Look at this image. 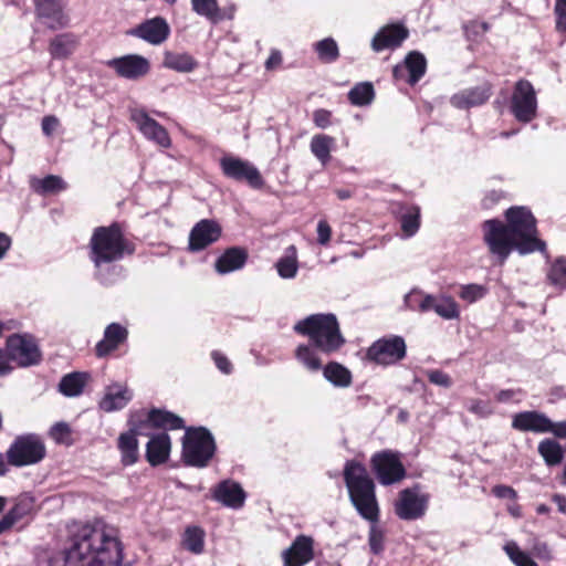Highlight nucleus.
Segmentation results:
<instances>
[{"label":"nucleus","mask_w":566,"mask_h":566,"mask_svg":"<svg viewBox=\"0 0 566 566\" xmlns=\"http://www.w3.org/2000/svg\"><path fill=\"white\" fill-rule=\"evenodd\" d=\"M124 546L108 525L86 524L70 537V545L51 557L49 566H120Z\"/></svg>","instance_id":"nucleus-1"},{"label":"nucleus","mask_w":566,"mask_h":566,"mask_svg":"<svg viewBox=\"0 0 566 566\" xmlns=\"http://www.w3.org/2000/svg\"><path fill=\"white\" fill-rule=\"evenodd\" d=\"M505 220L489 219L482 223L483 240L491 254L503 264L513 250L520 254L543 251L544 241L537 238V221L530 209L511 207L505 211Z\"/></svg>","instance_id":"nucleus-2"},{"label":"nucleus","mask_w":566,"mask_h":566,"mask_svg":"<svg viewBox=\"0 0 566 566\" xmlns=\"http://www.w3.org/2000/svg\"><path fill=\"white\" fill-rule=\"evenodd\" d=\"M293 331L308 338L307 344H300L294 350L295 359L308 371L317 373L322 368L319 354L331 356L338 353L346 344L339 322L333 313H317L298 321Z\"/></svg>","instance_id":"nucleus-3"},{"label":"nucleus","mask_w":566,"mask_h":566,"mask_svg":"<svg viewBox=\"0 0 566 566\" xmlns=\"http://www.w3.org/2000/svg\"><path fill=\"white\" fill-rule=\"evenodd\" d=\"M88 259L94 265V276L103 285L113 284L105 265L119 262L136 251L135 243L126 238L123 224L114 221L109 226H99L93 230L88 241Z\"/></svg>","instance_id":"nucleus-4"},{"label":"nucleus","mask_w":566,"mask_h":566,"mask_svg":"<svg viewBox=\"0 0 566 566\" xmlns=\"http://www.w3.org/2000/svg\"><path fill=\"white\" fill-rule=\"evenodd\" d=\"M349 500L357 513L370 523L379 520V504L376 484L367 468L359 461H346L343 470Z\"/></svg>","instance_id":"nucleus-5"},{"label":"nucleus","mask_w":566,"mask_h":566,"mask_svg":"<svg viewBox=\"0 0 566 566\" xmlns=\"http://www.w3.org/2000/svg\"><path fill=\"white\" fill-rule=\"evenodd\" d=\"M182 438L181 459L187 467L206 468L214 457L217 446L206 427H188Z\"/></svg>","instance_id":"nucleus-6"},{"label":"nucleus","mask_w":566,"mask_h":566,"mask_svg":"<svg viewBox=\"0 0 566 566\" xmlns=\"http://www.w3.org/2000/svg\"><path fill=\"white\" fill-rule=\"evenodd\" d=\"M3 454L8 467H30L45 459L46 446L43 438L38 433L18 434Z\"/></svg>","instance_id":"nucleus-7"},{"label":"nucleus","mask_w":566,"mask_h":566,"mask_svg":"<svg viewBox=\"0 0 566 566\" xmlns=\"http://www.w3.org/2000/svg\"><path fill=\"white\" fill-rule=\"evenodd\" d=\"M407 357V344L400 335H386L375 340L365 352L364 360L382 367L399 364Z\"/></svg>","instance_id":"nucleus-8"},{"label":"nucleus","mask_w":566,"mask_h":566,"mask_svg":"<svg viewBox=\"0 0 566 566\" xmlns=\"http://www.w3.org/2000/svg\"><path fill=\"white\" fill-rule=\"evenodd\" d=\"M370 468L384 486L400 483L407 476L400 453L390 449L375 452L370 458Z\"/></svg>","instance_id":"nucleus-9"},{"label":"nucleus","mask_w":566,"mask_h":566,"mask_svg":"<svg viewBox=\"0 0 566 566\" xmlns=\"http://www.w3.org/2000/svg\"><path fill=\"white\" fill-rule=\"evenodd\" d=\"M430 497L429 493L421 491V485L418 483L406 488L398 493L394 505L395 514L403 521L419 520L424 516Z\"/></svg>","instance_id":"nucleus-10"},{"label":"nucleus","mask_w":566,"mask_h":566,"mask_svg":"<svg viewBox=\"0 0 566 566\" xmlns=\"http://www.w3.org/2000/svg\"><path fill=\"white\" fill-rule=\"evenodd\" d=\"M222 175L237 182H244L252 189H262L265 185L260 170L249 160L227 155L220 159Z\"/></svg>","instance_id":"nucleus-11"},{"label":"nucleus","mask_w":566,"mask_h":566,"mask_svg":"<svg viewBox=\"0 0 566 566\" xmlns=\"http://www.w3.org/2000/svg\"><path fill=\"white\" fill-rule=\"evenodd\" d=\"M8 355L18 367L40 364L42 353L35 338L30 334H12L7 338Z\"/></svg>","instance_id":"nucleus-12"},{"label":"nucleus","mask_w":566,"mask_h":566,"mask_svg":"<svg viewBox=\"0 0 566 566\" xmlns=\"http://www.w3.org/2000/svg\"><path fill=\"white\" fill-rule=\"evenodd\" d=\"M511 112L522 123H530L536 117V93L530 81L521 78L515 83L511 99Z\"/></svg>","instance_id":"nucleus-13"},{"label":"nucleus","mask_w":566,"mask_h":566,"mask_svg":"<svg viewBox=\"0 0 566 566\" xmlns=\"http://www.w3.org/2000/svg\"><path fill=\"white\" fill-rule=\"evenodd\" d=\"M222 237V227L214 219H201L189 233L188 251L200 252L218 242Z\"/></svg>","instance_id":"nucleus-14"},{"label":"nucleus","mask_w":566,"mask_h":566,"mask_svg":"<svg viewBox=\"0 0 566 566\" xmlns=\"http://www.w3.org/2000/svg\"><path fill=\"white\" fill-rule=\"evenodd\" d=\"M35 18L50 31L64 29L70 23L63 0H33Z\"/></svg>","instance_id":"nucleus-15"},{"label":"nucleus","mask_w":566,"mask_h":566,"mask_svg":"<svg viewBox=\"0 0 566 566\" xmlns=\"http://www.w3.org/2000/svg\"><path fill=\"white\" fill-rule=\"evenodd\" d=\"M106 65L123 78L138 80L150 71L149 61L138 54H127L107 61Z\"/></svg>","instance_id":"nucleus-16"},{"label":"nucleus","mask_w":566,"mask_h":566,"mask_svg":"<svg viewBox=\"0 0 566 566\" xmlns=\"http://www.w3.org/2000/svg\"><path fill=\"white\" fill-rule=\"evenodd\" d=\"M409 36V30L401 23H389L378 30L371 39L370 46L374 52L396 50L401 46Z\"/></svg>","instance_id":"nucleus-17"},{"label":"nucleus","mask_w":566,"mask_h":566,"mask_svg":"<svg viewBox=\"0 0 566 566\" xmlns=\"http://www.w3.org/2000/svg\"><path fill=\"white\" fill-rule=\"evenodd\" d=\"M128 329L119 323L108 324L103 338L96 343L94 354L97 358H106L127 344Z\"/></svg>","instance_id":"nucleus-18"},{"label":"nucleus","mask_w":566,"mask_h":566,"mask_svg":"<svg viewBox=\"0 0 566 566\" xmlns=\"http://www.w3.org/2000/svg\"><path fill=\"white\" fill-rule=\"evenodd\" d=\"M284 566H304L314 558V541L311 536L298 535L282 553Z\"/></svg>","instance_id":"nucleus-19"},{"label":"nucleus","mask_w":566,"mask_h":566,"mask_svg":"<svg viewBox=\"0 0 566 566\" xmlns=\"http://www.w3.org/2000/svg\"><path fill=\"white\" fill-rule=\"evenodd\" d=\"M132 120L137 125L140 133L149 140L161 147L168 148L171 139L167 129L157 120L151 118L146 112L139 111L132 115Z\"/></svg>","instance_id":"nucleus-20"},{"label":"nucleus","mask_w":566,"mask_h":566,"mask_svg":"<svg viewBox=\"0 0 566 566\" xmlns=\"http://www.w3.org/2000/svg\"><path fill=\"white\" fill-rule=\"evenodd\" d=\"M132 34L150 44L158 45L168 39L170 27L163 17H155L138 24Z\"/></svg>","instance_id":"nucleus-21"},{"label":"nucleus","mask_w":566,"mask_h":566,"mask_svg":"<svg viewBox=\"0 0 566 566\" xmlns=\"http://www.w3.org/2000/svg\"><path fill=\"white\" fill-rule=\"evenodd\" d=\"M512 428L521 432L545 433L551 429V419L536 410L521 411L512 417Z\"/></svg>","instance_id":"nucleus-22"},{"label":"nucleus","mask_w":566,"mask_h":566,"mask_svg":"<svg viewBox=\"0 0 566 566\" xmlns=\"http://www.w3.org/2000/svg\"><path fill=\"white\" fill-rule=\"evenodd\" d=\"M492 95V85L484 83L481 86L464 88L452 95L450 103L459 109H469L480 106L489 101Z\"/></svg>","instance_id":"nucleus-23"},{"label":"nucleus","mask_w":566,"mask_h":566,"mask_svg":"<svg viewBox=\"0 0 566 566\" xmlns=\"http://www.w3.org/2000/svg\"><path fill=\"white\" fill-rule=\"evenodd\" d=\"M247 494L242 486L232 480L219 482L212 490V499L231 509H241Z\"/></svg>","instance_id":"nucleus-24"},{"label":"nucleus","mask_w":566,"mask_h":566,"mask_svg":"<svg viewBox=\"0 0 566 566\" xmlns=\"http://www.w3.org/2000/svg\"><path fill=\"white\" fill-rule=\"evenodd\" d=\"M171 439L167 432L150 436L146 443L145 458L151 467H159L169 460Z\"/></svg>","instance_id":"nucleus-25"},{"label":"nucleus","mask_w":566,"mask_h":566,"mask_svg":"<svg viewBox=\"0 0 566 566\" xmlns=\"http://www.w3.org/2000/svg\"><path fill=\"white\" fill-rule=\"evenodd\" d=\"M249 252L243 247H230L216 260L214 270L219 274H228L241 270L248 262Z\"/></svg>","instance_id":"nucleus-26"},{"label":"nucleus","mask_w":566,"mask_h":566,"mask_svg":"<svg viewBox=\"0 0 566 566\" xmlns=\"http://www.w3.org/2000/svg\"><path fill=\"white\" fill-rule=\"evenodd\" d=\"M34 501L30 496L18 497L14 505L0 520V534L11 530L18 522L31 515Z\"/></svg>","instance_id":"nucleus-27"},{"label":"nucleus","mask_w":566,"mask_h":566,"mask_svg":"<svg viewBox=\"0 0 566 566\" xmlns=\"http://www.w3.org/2000/svg\"><path fill=\"white\" fill-rule=\"evenodd\" d=\"M421 312L434 311L439 316L444 319H453L459 317V306L451 297L436 298L432 295L422 297L419 304Z\"/></svg>","instance_id":"nucleus-28"},{"label":"nucleus","mask_w":566,"mask_h":566,"mask_svg":"<svg viewBox=\"0 0 566 566\" xmlns=\"http://www.w3.org/2000/svg\"><path fill=\"white\" fill-rule=\"evenodd\" d=\"M78 44L80 40L76 34L60 33L50 40L48 51L53 60H65L75 52Z\"/></svg>","instance_id":"nucleus-29"},{"label":"nucleus","mask_w":566,"mask_h":566,"mask_svg":"<svg viewBox=\"0 0 566 566\" xmlns=\"http://www.w3.org/2000/svg\"><path fill=\"white\" fill-rule=\"evenodd\" d=\"M132 398L133 395L126 386L115 384L107 388L99 401V408L105 412L120 410L127 406Z\"/></svg>","instance_id":"nucleus-30"},{"label":"nucleus","mask_w":566,"mask_h":566,"mask_svg":"<svg viewBox=\"0 0 566 566\" xmlns=\"http://www.w3.org/2000/svg\"><path fill=\"white\" fill-rule=\"evenodd\" d=\"M116 448L123 467H132L139 461V442L138 438L134 434L127 431L120 432L116 440Z\"/></svg>","instance_id":"nucleus-31"},{"label":"nucleus","mask_w":566,"mask_h":566,"mask_svg":"<svg viewBox=\"0 0 566 566\" xmlns=\"http://www.w3.org/2000/svg\"><path fill=\"white\" fill-rule=\"evenodd\" d=\"M149 420H151L155 430H163V432L185 429V420L178 415L166 410L153 407L149 409Z\"/></svg>","instance_id":"nucleus-32"},{"label":"nucleus","mask_w":566,"mask_h":566,"mask_svg":"<svg viewBox=\"0 0 566 566\" xmlns=\"http://www.w3.org/2000/svg\"><path fill=\"white\" fill-rule=\"evenodd\" d=\"M399 222L405 237L415 235L421 224L420 208L416 205L401 203L399 206Z\"/></svg>","instance_id":"nucleus-33"},{"label":"nucleus","mask_w":566,"mask_h":566,"mask_svg":"<svg viewBox=\"0 0 566 566\" xmlns=\"http://www.w3.org/2000/svg\"><path fill=\"white\" fill-rule=\"evenodd\" d=\"M321 370L324 378L335 387L347 388L353 384L352 371L338 361H328L325 366L322 365Z\"/></svg>","instance_id":"nucleus-34"},{"label":"nucleus","mask_w":566,"mask_h":566,"mask_svg":"<svg viewBox=\"0 0 566 566\" xmlns=\"http://www.w3.org/2000/svg\"><path fill=\"white\" fill-rule=\"evenodd\" d=\"M149 409H138L132 410L127 418V432L134 434L135 437H148L153 436L151 432L155 430L153 427L151 420H149Z\"/></svg>","instance_id":"nucleus-35"},{"label":"nucleus","mask_w":566,"mask_h":566,"mask_svg":"<svg viewBox=\"0 0 566 566\" xmlns=\"http://www.w3.org/2000/svg\"><path fill=\"white\" fill-rule=\"evenodd\" d=\"M408 71L407 83L409 85L417 84L426 74L427 60L424 55L418 51L409 52L402 62Z\"/></svg>","instance_id":"nucleus-36"},{"label":"nucleus","mask_w":566,"mask_h":566,"mask_svg":"<svg viewBox=\"0 0 566 566\" xmlns=\"http://www.w3.org/2000/svg\"><path fill=\"white\" fill-rule=\"evenodd\" d=\"M163 64L169 70L181 73H189L199 65L198 61L189 53L166 52L164 54Z\"/></svg>","instance_id":"nucleus-37"},{"label":"nucleus","mask_w":566,"mask_h":566,"mask_svg":"<svg viewBox=\"0 0 566 566\" xmlns=\"http://www.w3.org/2000/svg\"><path fill=\"white\" fill-rule=\"evenodd\" d=\"M88 379L87 373L73 371L62 377L59 389L66 397H76L83 392Z\"/></svg>","instance_id":"nucleus-38"},{"label":"nucleus","mask_w":566,"mask_h":566,"mask_svg":"<svg viewBox=\"0 0 566 566\" xmlns=\"http://www.w3.org/2000/svg\"><path fill=\"white\" fill-rule=\"evenodd\" d=\"M191 7L198 15L205 17L212 24H217L224 19L218 0H191Z\"/></svg>","instance_id":"nucleus-39"},{"label":"nucleus","mask_w":566,"mask_h":566,"mask_svg":"<svg viewBox=\"0 0 566 566\" xmlns=\"http://www.w3.org/2000/svg\"><path fill=\"white\" fill-rule=\"evenodd\" d=\"M334 143V137L325 134H317L313 136L311 140V151L323 165H326L331 160V150Z\"/></svg>","instance_id":"nucleus-40"},{"label":"nucleus","mask_w":566,"mask_h":566,"mask_svg":"<svg viewBox=\"0 0 566 566\" xmlns=\"http://www.w3.org/2000/svg\"><path fill=\"white\" fill-rule=\"evenodd\" d=\"M182 546L192 554L205 549V531L199 526H188L182 535Z\"/></svg>","instance_id":"nucleus-41"},{"label":"nucleus","mask_w":566,"mask_h":566,"mask_svg":"<svg viewBox=\"0 0 566 566\" xmlns=\"http://www.w3.org/2000/svg\"><path fill=\"white\" fill-rule=\"evenodd\" d=\"M375 98L374 85L370 82L357 83L348 92V101L355 106L369 105Z\"/></svg>","instance_id":"nucleus-42"},{"label":"nucleus","mask_w":566,"mask_h":566,"mask_svg":"<svg viewBox=\"0 0 566 566\" xmlns=\"http://www.w3.org/2000/svg\"><path fill=\"white\" fill-rule=\"evenodd\" d=\"M538 453L543 457L547 465H557L563 461V449L558 442L553 439H544L538 444Z\"/></svg>","instance_id":"nucleus-43"},{"label":"nucleus","mask_w":566,"mask_h":566,"mask_svg":"<svg viewBox=\"0 0 566 566\" xmlns=\"http://www.w3.org/2000/svg\"><path fill=\"white\" fill-rule=\"evenodd\" d=\"M32 188L39 195H50L65 190L66 184L60 176L49 175L33 181Z\"/></svg>","instance_id":"nucleus-44"},{"label":"nucleus","mask_w":566,"mask_h":566,"mask_svg":"<svg viewBox=\"0 0 566 566\" xmlns=\"http://www.w3.org/2000/svg\"><path fill=\"white\" fill-rule=\"evenodd\" d=\"M314 51L323 63H333L339 57V49L333 38H325L314 44Z\"/></svg>","instance_id":"nucleus-45"},{"label":"nucleus","mask_w":566,"mask_h":566,"mask_svg":"<svg viewBox=\"0 0 566 566\" xmlns=\"http://www.w3.org/2000/svg\"><path fill=\"white\" fill-rule=\"evenodd\" d=\"M547 280L551 285L566 290V258L560 256L554 261L548 270Z\"/></svg>","instance_id":"nucleus-46"},{"label":"nucleus","mask_w":566,"mask_h":566,"mask_svg":"<svg viewBox=\"0 0 566 566\" xmlns=\"http://www.w3.org/2000/svg\"><path fill=\"white\" fill-rule=\"evenodd\" d=\"M504 551L515 566H538L537 563L525 552H523L515 542L505 544Z\"/></svg>","instance_id":"nucleus-47"},{"label":"nucleus","mask_w":566,"mask_h":566,"mask_svg":"<svg viewBox=\"0 0 566 566\" xmlns=\"http://www.w3.org/2000/svg\"><path fill=\"white\" fill-rule=\"evenodd\" d=\"M377 522L371 523L368 534V544L370 552L375 555H379L385 546V533L376 525Z\"/></svg>","instance_id":"nucleus-48"},{"label":"nucleus","mask_w":566,"mask_h":566,"mask_svg":"<svg viewBox=\"0 0 566 566\" xmlns=\"http://www.w3.org/2000/svg\"><path fill=\"white\" fill-rule=\"evenodd\" d=\"M277 273L283 279H292L297 272V261L295 256L281 258L276 263Z\"/></svg>","instance_id":"nucleus-49"},{"label":"nucleus","mask_w":566,"mask_h":566,"mask_svg":"<svg viewBox=\"0 0 566 566\" xmlns=\"http://www.w3.org/2000/svg\"><path fill=\"white\" fill-rule=\"evenodd\" d=\"M71 428L66 422H57L55 423L50 431V434L53 440L57 443H71Z\"/></svg>","instance_id":"nucleus-50"},{"label":"nucleus","mask_w":566,"mask_h":566,"mask_svg":"<svg viewBox=\"0 0 566 566\" xmlns=\"http://www.w3.org/2000/svg\"><path fill=\"white\" fill-rule=\"evenodd\" d=\"M484 289L478 284H468L461 287L459 296L469 303H473L483 297Z\"/></svg>","instance_id":"nucleus-51"},{"label":"nucleus","mask_w":566,"mask_h":566,"mask_svg":"<svg viewBox=\"0 0 566 566\" xmlns=\"http://www.w3.org/2000/svg\"><path fill=\"white\" fill-rule=\"evenodd\" d=\"M312 118L315 126L322 129H325L333 124V113L325 108L315 109Z\"/></svg>","instance_id":"nucleus-52"},{"label":"nucleus","mask_w":566,"mask_h":566,"mask_svg":"<svg viewBox=\"0 0 566 566\" xmlns=\"http://www.w3.org/2000/svg\"><path fill=\"white\" fill-rule=\"evenodd\" d=\"M428 380L437 386H441L444 388H449L452 386V379L451 377L441 369H433L428 371L427 374Z\"/></svg>","instance_id":"nucleus-53"},{"label":"nucleus","mask_w":566,"mask_h":566,"mask_svg":"<svg viewBox=\"0 0 566 566\" xmlns=\"http://www.w3.org/2000/svg\"><path fill=\"white\" fill-rule=\"evenodd\" d=\"M556 14V30L558 32H566V0H556L555 2Z\"/></svg>","instance_id":"nucleus-54"},{"label":"nucleus","mask_w":566,"mask_h":566,"mask_svg":"<svg viewBox=\"0 0 566 566\" xmlns=\"http://www.w3.org/2000/svg\"><path fill=\"white\" fill-rule=\"evenodd\" d=\"M503 198L504 192L502 190H490L482 198L481 208L484 210H490L494 206H496Z\"/></svg>","instance_id":"nucleus-55"},{"label":"nucleus","mask_w":566,"mask_h":566,"mask_svg":"<svg viewBox=\"0 0 566 566\" xmlns=\"http://www.w3.org/2000/svg\"><path fill=\"white\" fill-rule=\"evenodd\" d=\"M468 410L481 418H486L493 413V410L491 409L490 405L480 399L472 400Z\"/></svg>","instance_id":"nucleus-56"},{"label":"nucleus","mask_w":566,"mask_h":566,"mask_svg":"<svg viewBox=\"0 0 566 566\" xmlns=\"http://www.w3.org/2000/svg\"><path fill=\"white\" fill-rule=\"evenodd\" d=\"M491 493L497 499H510L516 501L517 492L510 485L496 484L492 488Z\"/></svg>","instance_id":"nucleus-57"},{"label":"nucleus","mask_w":566,"mask_h":566,"mask_svg":"<svg viewBox=\"0 0 566 566\" xmlns=\"http://www.w3.org/2000/svg\"><path fill=\"white\" fill-rule=\"evenodd\" d=\"M211 357L220 371L227 375L232 371V364L226 355L218 350H213L211 353Z\"/></svg>","instance_id":"nucleus-58"},{"label":"nucleus","mask_w":566,"mask_h":566,"mask_svg":"<svg viewBox=\"0 0 566 566\" xmlns=\"http://www.w3.org/2000/svg\"><path fill=\"white\" fill-rule=\"evenodd\" d=\"M332 228L326 220H319L317 223V242L326 245L331 241Z\"/></svg>","instance_id":"nucleus-59"},{"label":"nucleus","mask_w":566,"mask_h":566,"mask_svg":"<svg viewBox=\"0 0 566 566\" xmlns=\"http://www.w3.org/2000/svg\"><path fill=\"white\" fill-rule=\"evenodd\" d=\"M282 61H283V57H282V54L279 50H271V53L268 57V60L265 61V69L268 71H272V70H275L277 69L281 64H282Z\"/></svg>","instance_id":"nucleus-60"},{"label":"nucleus","mask_w":566,"mask_h":566,"mask_svg":"<svg viewBox=\"0 0 566 566\" xmlns=\"http://www.w3.org/2000/svg\"><path fill=\"white\" fill-rule=\"evenodd\" d=\"M11 358L8 355V345L6 344V348H0V375L9 374L13 367L10 365Z\"/></svg>","instance_id":"nucleus-61"},{"label":"nucleus","mask_w":566,"mask_h":566,"mask_svg":"<svg viewBox=\"0 0 566 566\" xmlns=\"http://www.w3.org/2000/svg\"><path fill=\"white\" fill-rule=\"evenodd\" d=\"M57 125L59 119L53 115L44 116L42 119V130L48 136L52 135Z\"/></svg>","instance_id":"nucleus-62"},{"label":"nucleus","mask_w":566,"mask_h":566,"mask_svg":"<svg viewBox=\"0 0 566 566\" xmlns=\"http://www.w3.org/2000/svg\"><path fill=\"white\" fill-rule=\"evenodd\" d=\"M516 394H523L522 389H503L495 395V400L501 403L509 402L514 399Z\"/></svg>","instance_id":"nucleus-63"},{"label":"nucleus","mask_w":566,"mask_h":566,"mask_svg":"<svg viewBox=\"0 0 566 566\" xmlns=\"http://www.w3.org/2000/svg\"><path fill=\"white\" fill-rule=\"evenodd\" d=\"M548 432H552L555 437L559 439L566 438V421L553 422L551 420V429Z\"/></svg>","instance_id":"nucleus-64"}]
</instances>
